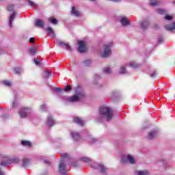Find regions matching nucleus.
Returning <instances> with one entry per match:
<instances>
[{
	"mask_svg": "<svg viewBox=\"0 0 175 175\" xmlns=\"http://www.w3.org/2000/svg\"><path fill=\"white\" fill-rule=\"evenodd\" d=\"M100 116L98 118V122H100L102 120H107V121H111L113 118V111L110 107L103 106L99 109Z\"/></svg>",
	"mask_w": 175,
	"mask_h": 175,
	"instance_id": "1",
	"label": "nucleus"
},
{
	"mask_svg": "<svg viewBox=\"0 0 175 175\" xmlns=\"http://www.w3.org/2000/svg\"><path fill=\"white\" fill-rule=\"evenodd\" d=\"M76 94L69 98L70 102H79L80 99L84 98V90L81 88H77Z\"/></svg>",
	"mask_w": 175,
	"mask_h": 175,
	"instance_id": "2",
	"label": "nucleus"
},
{
	"mask_svg": "<svg viewBox=\"0 0 175 175\" xmlns=\"http://www.w3.org/2000/svg\"><path fill=\"white\" fill-rule=\"evenodd\" d=\"M62 157L63 159L60 160V163L59 165V172L62 174H66V166L65 165V162H66V159L69 158V155L66 153H64L62 155Z\"/></svg>",
	"mask_w": 175,
	"mask_h": 175,
	"instance_id": "3",
	"label": "nucleus"
},
{
	"mask_svg": "<svg viewBox=\"0 0 175 175\" xmlns=\"http://www.w3.org/2000/svg\"><path fill=\"white\" fill-rule=\"evenodd\" d=\"M111 46V42L104 45V51L101 53V57H103V58H107V57H110L111 55V49H110Z\"/></svg>",
	"mask_w": 175,
	"mask_h": 175,
	"instance_id": "4",
	"label": "nucleus"
},
{
	"mask_svg": "<svg viewBox=\"0 0 175 175\" xmlns=\"http://www.w3.org/2000/svg\"><path fill=\"white\" fill-rule=\"evenodd\" d=\"M122 161L123 163H126V162H129L131 165H135L136 163V160L135 157L131 154H127L126 156H123L122 158Z\"/></svg>",
	"mask_w": 175,
	"mask_h": 175,
	"instance_id": "5",
	"label": "nucleus"
},
{
	"mask_svg": "<svg viewBox=\"0 0 175 175\" xmlns=\"http://www.w3.org/2000/svg\"><path fill=\"white\" fill-rule=\"evenodd\" d=\"M20 159L18 158L9 159V157H5V159L1 161V166H8V165H10L11 163H18Z\"/></svg>",
	"mask_w": 175,
	"mask_h": 175,
	"instance_id": "6",
	"label": "nucleus"
},
{
	"mask_svg": "<svg viewBox=\"0 0 175 175\" xmlns=\"http://www.w3.org/2000/svg\"><path fill=\"white\" fill-rule=\"evenodd\" d=\"M92 167H94V169H98V170H100L103 174H106V173H107V168H106V167L103 164L94 163Z\"/></svg>",
	"mask_w": 175,
	"mask_h": 175,
	"instance_id": "7",
	"label": "nucleus"
},
{
	"mask_svg": "<svg viewBox=\"0 0 175 175\" xmlns=\"http://www.w3.org/2000/svg\"><path fill=\"white\" fill-rule=\"evenodd\" d=\"M29 113H31V109L29 108H22L19 111V114L21 116V118H25L27 117V114Z\"/></svg>",
	"mask_w": 175,
	"mask_h": 175,
	"instance_id": "8",
	"label": "nucleus"
},
{
	"mask_svg": "<svg viewBox=\"0 0 175 175\" xmlns=\"http://www.w3.org/2000/svg\"><path fill=\"white\" fill-rule=\"evenodd\" d=\"M79 53H85L87 51V48L85 47V42L84 41H79Z\"/></svg>",
	"mask_w": 175,
	"mask_h": 175,
	"instance_id": "9",
	"label": "nucleus"
},
{
	"mask_svg": "<svg viewBox=\"0 0 175 175\" xmlns=\"http://www.w3.org/2000/svg\"><path fill=\"white\" fill-rule=\"evenodd\" d=\"M34 25L38 28H43V27H44V21L42 19H36Z\"/></svg>",
	"mask_w": 175,
	"mask_h": 175,
	"instance_id": "10",
	"label": "nucleus"
},
{
	"mask_svg": "<svg viewBox=\"0 0 175 175\" xmlns=\"http://www.w3.org/2000/svg\"><path fill=\"white\" fill-rule=\"evenodd\" d=\"M120 23L122 27H126L131 24V21H129V19L127 17H122L120 18Z\"/></svg>",
	"mask_w": 175,
	"mask_h": 175,
	"instance_id": "11",
	"label": "nucleus"
},
{
	"mask_svg": "<svg viewBox=\"0 0 175 175\" xmlns=\"http://www.w3.org/2000/svg\"><path fill=\"white\" fill-rule=\"evenodd\" d=\"M158 136V131L154 130L152 132L148 133L147 138L149 140H152L154 137H157Z\"/></svg>",
	"mask_w": 175,
	"mask_h": 175,
	"instance_id": "12",
	"label": "nucleus"
},
{
	"mask_svg": "<svg viewBox=\"0 0 175 175\" xmlns=\"http://www.w3.org/2000/svg\"><path fill=\"white\" fill-rule=\"evenodd\" d=\"M148 25H150V21L148 20H144L141 22V28L143 31H146L148 28Z\"/></svg>",
	"mask_w": 175,
	"mask_h": 175,
	"instance_id": "13",
	"label": "nucleus"
},
{
	"mask_svg": "<svg viewBox=\"0 0 175 175\" xmlns=\"http://www.w3.org/2000/svg\"><path fill=\"white\" fill-rule=\"evenodd\" d=\"M46 31L48 32L49 36L52 39H54V38H55V33L53 31V29L51 27H47Z\"/></svg>",
	"mask_w": 175,
	"mask_h": 175,
	"instance_id": "14",
	"label": "nucleus"
},
{
	"mask_svg": "<svg viewBox=\"0 0 175 175\" xmlns=\"http://www.w3.org/2000/svg\"><path fill=\"white\" fill-rule=\"evenodd\" d=\"M165 28L167 31H174L175 29V22L170 25H166Z\"/></svg>",
	"mask_w": 175,
	"mask_h": 175,
	"instance_id": "15",
	"label": "nucleus"
},
{
	"mask_svg": "<svg viewBox=\"0 0 175 175\" xmlns=\"http://www.w3.org/2000/svg\"><path fill=\"white\" fill-rule=\"evenodd\" d=\"M55 124V122L54 121L53 118L51 116H49L46 125H48V126H53V125H54Z\"/></svg>",
	"mask_w": 175,
	"mask_h": 175,
	"instance_id": "16",
	"label": "nucleus"
},
{
	"mask_svg": "<svg viewBox=\"0 0 175 175\" xmlns=\"http://www.w3.org/2000/svg\"><path fill=\"white\" fill-rule=\"evenodd\" d=\"M58 44H59L60 46H64L66 49L68 50V51H72V47L69 46V44L61 41L58 42Z\"/></svg>",
	"mask_w": 175,
	"mask_h": 175,
	"instance_id": "17",
	"label": "nucleus"
},
{
	"mask_svg": "<svg viewBox=\"0 0 175 175\" xmlns=\"http://www.w3.org/2000/svg\"><path fill=\"white\" fill-rule=\"evenodd\" d=\"M135 174H136V175H150V171H148V170L135 171Z\"/></svg>",
	"mask_w": 175,
	"mask_h": 175,
	"instance_id": "18",
	"label": "nucleus"
},
{
	"mask_svg": "<svg viewBox=\"0 0 175 175\" xmlns=\"http://www.w3.org/2000/svg\"><path fill=\"white\" fill-rule=\"evenodd\" d=\"M71 14H73V16H75L76 17L80 16V12L79 10H76V8L72 7L71 10Z\"/></svg>",
	"mask_w": 175,
	"mask_h": 175,
	"instance_id": "19",
	"label": "nucleus"
},
{
	"mask_svg": "<svg viewBox=\"0 0 175 175\" xmlns=\"http://www.w3.org/2000/svg\"><path fill=\"white\" fill-rule=\"evenodd\" d=\"M14 17H16V13H13L10 17V21H9V25H10V28H12L13 27V24L12 23H13L14 20Z\"/></svg>",
	"mask_w": 175,
	"mask_h": 175,
	"instance_id": "20",
	"label": "nucleus"
},
{
	"mask_svg": "<svg viewBox=\"0 0 175 175\" xmlns=\"http://www.w3.org/2000/svg\"><path fill=\"white\" fill-rule=\"evenodd\" d=\"M79 161H81V162H84L85 163H90L92 160L87 157H83L79 158Z\"/></svg>",
	"mask_w": 175,
	"mask_h": 175,
	"instance_id": "21",
	"label": "nucleus"
},
{
	"mask_svg": "<svg viewBox=\"0 0 175 175\" xmlns=\"http://www.w3.org/2000/svg\"><path fill=\"white\" fill-rule=\"evenodd\" d=\"M74 122L78 124L79 125H84V121L80 119V118H74Z\"/></svg>",
	"mask_w": 175,
	"mask_h": 175,
	"instance_id": "22",
	"label": "nucleus"
},
{
	"mask_svg": "<svg viewBox=\"0 0 175 175\" xmlns=\"http://www.w3.org/2000/svg\"><path fill=\"white\" fill-rule=\"evenodd\" d=\"M71 135L74 140H79L80 139V135L77 133H72Z\"/></svg>",
	"mask_w": 175,
	"mask_h": 175,
	"instance_id": "23",
	"label": "nucleus"
},
{
	"mask_svg": "<svg viewBox=\"0 0 175 175\" xmlns=\"http://www.w3.org/2000/svg\"><path fill=\"white\" fill-rule=\"evenodd\" d=\"M150 6H158V5H159V1L157 0H150Z\"/></svg>",
	"mask_w": 175,
	"mask_h": 175,
	"instance_id": "24",
	"label": "nucleus"
},
{
	"mask_svg": "<svg viewBox=\"0 0 175 175\" xmlns=\"http://www.w3.org/2000/svg\"><path fill=\"white\" fill-rule=\"evenodd\" d=\"M49 76H51V72L49 70H46L44 72L43 78L44 79H49Z\"/></svg>",
	"mask_w": 175,
	"mask_h": 175,
	"instance_id": "25",
	"label": "nucleus"
},
{
	"mask_svg": "<svg viewBox=\"0 0 175 175\" xmlns=\"http://www.w3.org/2000/svg\"><path fill=\"white\" fill-rule=\"evenodd\" d=\"M104 73H106V75H110L112 73L111 68L110 67H107L103 69Z\"/></svg>",
	"mask_w": 175,
	"mask_h": 175,
	"instance_id": "26",
	"label": "nucleus"
},
{
	"mask_svg": "<svg viewBox=\"0 0 175 175\" xmlns=\"http://www.w3.org/2000/svg\"><path fill=\"white\" fill-rule=\"evenodd\" d=\"M29 53L31 54V55H33L34 54H36V48L32 46L29 49Z\"/></svg>",
	"mask_w": 175,
	"mask_h": 175,
	"instance_id": "27",
	"label": "nucleus"
},
{
	"mask_svg": "<svg viewBox=\"0 0 175 175\" xmlns=\"http://www.w3.org/2000/svg\"><path fill=\"white\" fill-rule=\"evenodd\" d=\"M29 161H30L29 159L24 158L23 163V167H25V166H27L28 165V163H29Z\"/></svg>",
	"mask_w": 175,
	"mask_h": 175,
	"instance_id": "28",
	"label": "nucleus"
},
{
	"mask_svg": "<svg viewBox=\"0 0 175 175\" xmlns=\"http://www.w3.org/2000/svg\"><path fill=\"white\" fill-rule=\"evenodd\" d=\"M21 144L23 146H26L27 147H31V142L28 141H22Z\"/></svg>",
	"mask_w": 175,
	"mask_h": 175,
	"instance_id": "29",
	"label": "nucleus"
},
{
	"mask_svg": "<svg viewBox=\"0 0 175 175\" xmlns=\"http://www.w3.org/2000/svg\"><path fill=\"white\" fill-rule=\"evenodd\" d=\"M49 21H51V23L54 25L58 24V21H57L56 18H49Z\"/></svg>",
	"mask_w": 175,
	"mask_h": 175,
	"instance_id": "30",
	"label": "nucleus"
},
{
	"mask_svg": "<svg viewBox=\"0 0 175 175\" xmlns=\"http://www.w3.org/2000/svg\"><path fill=\"white\" fill-rule=\"evenodd\" d=\"M54 91H55V92H57V93L59 94V93L64 92V89H61V88H55Z\"/></svg>",
	"mask_w": 175,
	"mask_h": 175,
	"instance_id": "31",
	"label": "nucleus"
},
{
	"mask_svg": "<svg viewBox=\"0 0 175 175\" xmlns=\"http://www.w3.org/2000/svg\"><path fill=\"white\" fill-rule=\"evenodd\" d=\"M14 70V72L16 73V75H20V73H21V68H16Z\"/></svg>",
	"mask_w": 175,
	"mask_h": 175,
	"instance_id": "32",
	"label": "nucleus"
},
{
	"mask_svg": "<svg viewBox=\"0 0 175 175\" xmlns=\"http://www.w3.org/2000/svg\"><path fill=\"white\" fill-rule=\"evenodd\" d=\"M85 66H90L91 65V60H86L83 62Z\"/></svg>",
	"mask_w": 175,
	"mask_h": 175,
	"instance_id": "33",
	"label": "nucleus"
},
{
	"mask_svg": "<svg viewBox=\"0 0 175 175\" xmlns=\"http://www.w3.org/2000/svg\"><path fill=\"white\" fill-rule=\"evenodd\" d=\"M125 72H126V70L125 69V67L122 66V67L120 68V73L121 75H124V73H125Z\"/></svg>",
	"mask_w": 175,
	"mask_h": 175,
	"instance_id": "34",
	"label": "nucleus"
},
{
	"mask_svg": "<svg viewBox=\"0 0 175 175\" xmlns=\"http://www.w3.org/2000/svg\"><path fill=\"white\" fill-rule=\"evenodd\" d=\"M3 84L4 85H7V87H10V85H12V83L9 81H4Z\"/></svg>",
	"mask_w": 175,
	"mask_h": 175,
	"instance_id": "35",
	"label": "nucleus"
},
{
	"mask_svg": "<svg viewBox=\"0 0 175 175\" xmlns=\"http://www.w3.org/2000/svg\"><path fill=\"white\" fill-rule=\"evenodd\" d=\"M64 91L63 92H68V91H70V90H72V87H70V85H68L66 87L65 89H63Z\"/></svg>",
	"mask_w": 175,
	"mask_h": 175,
	"instance_id": "36",
	"label": "nucleus"
},
{
	"mask_svg": "<svg viewBox=\"0 0 175 175\" xmlns=\"http://www.w3.org/2000/svg\"><path fill=\"white\" fill-rule=\"evenodd\" d=\"M164 18H165V20H167L168 21H170L173 20V16H169V15H166V16L164 17Z\"/></svg>",
	"mask_w": 175,
	"mask_h": 175,
	"instance_id": "37",
	"label": "nucleus"
},
{
	"mask_svg": "<svg viewBox=\"0 0 175 175\" xmlns=\"http://www.w3.org/2000/svg\"><path fill=\"white\" fill-rule=\"evenodd\" d=\"M14 9V5H9L8 7V12H12Z\"/></svg>",
	"mask_w": 175,
	"mask_h": 175,
	"instance_id": "38",
	"label": "nucleus"
},
{
	"mask_svg": "<svg viewBox=\"0 0 175 175\" xmlns=\"http://www.w3.org/2000/svg\"><path fill=\"white\" fill-rule=\"evenodd\" d=\"M157 13H159V14H165L166 11L165 10H158Z\"/></svg>",
	"mask_w": 175,
	"mask_h": 175,
	"instance_id": "39",
	"label": "nucleus"
},
{
	"mask_svg": "<svg viewBox=\"0 0 175 175\" xmlns=\"http://www.w3.org/2000/svg\"><path fill=\"white\" fill-rule=\"evenodd\" d=\"M40 110L42 112L46 111V105H41Z\"/></svg>",
	"mask_w": 175,
	"mask_h": 175,
	"instance_id": "40",
	"label": "nucleus"
},
{
	"mask_svg": "<svg viewBox=\"0 0 175 175\" xmlns=\"http://www.w3.org/2000/svg\"><path fill=\"white\" fill-rule=\"evenodd\" d=\"M130 66H131V68H137V64L135 62H131L130 63Z\"/></svg>",
	"mask_w": 175,
	"mask_h": 175,
	"instance_id": "41",
	"label": "nucleus"
},
{
	"mask_svg": "<svg viewBox=\"0 0 175 175\" xmlns=\"http://www.w3.org/2000/svg\"><path fill=\"white\" fill-rule=\"evenodd\" d=\"M33 61H34V63L36 64V65H40V62L39 61L38 59L35 58L33 59Z\"/></svg>",
	"mask_w": 175,
	"mask_h": 175,
	"instance_id": "42",
	"label": "nucleus"
},
{
	"mask_svg": "<svg viewBox=\"0 0 175 175\" xmlns=\"http://www.w3.org/2000/svg\"><path fill=\"white\" fill-rule=\"evenodd\" d=\"M100 79V76L98 75V74L94 75V80L96 81V80H99Z\"/></svg>",
	"mask_w": 175,
	"mask_h": 175,
	"instance_id": "43",
	"label": "nucleus"
},
{
	"mask_svg": "<svg viewBox=\"0 0 175 175\" xmlns=\"http://www.w3.org/2000/svg\"><path fill=\"white\" fill-rule=\"evenodd\" d=\"M29 3L30 6L36 7V4L35 3H33V1H31L30 0H29Z\"/></svg>",
	"mask_w": 175,
	"mask_h": 175,
	"instance_id": "44",
	"label": "nucleus"
},
{
	"mask_svg": "<svg viewBox=\"0 0 175 175\" xmlns=\"http://www.w3.org/2000/svg\"><path fill=\"white\" fill-rule=\"evenodd\" d=\"M155 76H157V71L154 70L153 73L150 75V77H155Z\"/></svg>",
	"mask_w": 175,
	"mask_h": 175,
	"instance_id": "45",
	"label": "nucleus"
},
{
	"mask_svg": "<svg viewBox=\"0 0 175 175\" xmlns=\"http://www.w3.org/2000/svg\"><path fill=\"white\" fill-rule=\"evenodd\" d=\"M71 166H72L73 167H76V166H77L76 161H72L71 163Z\"/></svg>",
	"mask_w": 175,
	"mask_h": 175,
	"instance_id": "46",
	"label": "nucleus"
},
{
	"mask_svg": "<svg viewBox=\"0 0 175 175\" xmlns=\"http://www.w3.org/2000/svg\"><path fill=\"white\" fill-rule=\"evenodd\" d=\"M30 43H35V38H31L29 39Z\"/></svg>",
	"mask_w": 175,
	"mask_h": 175,
	"instance_id": "47",
	"label": "nucleus"
},
{
	"mask_svg": "<svg viewBox=\"0 0 175 175\" xmlns=\"http://www.w3.org/2000/svg\"><path fill=\"white\" fill-rule=\"evenodd\" d=\"M163 42V38H159V43H162Z\"/></svg>",
	"mask_w": 175,
	"mask_h": 175,
	"instance_id": "48",
	"label": "nucleus"
},
{
	"mask_svg": "<svg viewBox=\"0 0 175 175\" xmlns=\"http://www.w3.org/2000/svg\"><path fill=\"white\" fill-rule=\"evenodd\" d=\"M44 163H50V161H45Z\"/></svg>",
	"mask_w": 175,
	"mask_h": 175,
	"instance_id": "49",
	"label": "nucleus"
},
{
	"mask_svg": "<svg viewBox=\"0 0 175 175\" xmlns=\"http://www.w3.org/2000/svg\"><path fill=\"white\" fill-rule=\"evenodd\" d=\"M0 175H4L3 172H2L1 171H0Z\"/></svg>",
	"mask_w": 175,
	"mask_h": 175,
	"instance_id": "50",
	"label": "nucleus"
},
{
	"mask_svg": "<svg viewBox=\"0 0 175 175\" xmlns=\"http://www.w3.org/2000/svg\"><path fill=\"white\" fill-rule=\"evenodd\" d=\"M0 54H2V49H0Z\"/></svg>",
	"mask_w": 175,
	"mask_h": 175,
	"instance_id": "51",
	"label": "nucleus"
},
{
	"mask_svg": "<svg viewBox=\"0 0 175 175\" xmlns=\"http://www.w3.org/2000/svg\"><path fill=\"white\" fill-rule=\"evenodd\" d=\"M15 104H16V103H13L12 106H14Z\"/></svg>",
	"mask_w": 175,
	"mask_h": 175,
	"instance_id": "52",
	"label": "nucleus"
},
{
	"mask_svg": "<svg viewBox=\"0 0 175 175\" xmlns=\"http://www.w3.org/2000/svg\"><path fill=\"white\" fill-rule=\"evenodd\" d=\"M90 1H95V0H90Z\"/></svg>",
	"mask_w": 175,
	"mask_h": 175,
	"instance_id": "53",
	"label": "nucleus"
},
{
	"mask_svg": "<svg viewBox=\"0 0 175 175\" xmlns=\"http://www.w3.org/2000/svg\"><path fill=\"white\" fill-rule=\"evenodd\" d=\"M0 1H3V0H0Z\"/></svg>",
	"mask_w": 175,
	"mask_h": 175,
	"instance_id": "54",
	"label": "nucleus"
}]
</instances>
